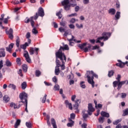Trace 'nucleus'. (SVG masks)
I'll use <instances>...</instances> for the list:
<instances>
[{"mask_svg":"<svg viewBox=\"0 0 128 128\" xmlns=\"http://www.w3.org/2000/svg\"><path fill=\"white\" fill-rule=\"evenodd\" d=\"M30 38V32H28L26 34V38Z\"/></svg>","mask_w":128,"mask_h":128,"instance_id":"obj_57","label":"nucleus"},{"mask_svg":"<svg viewBox=\"0 0 128 128\" xmlns=\"http://www.w3.org/2000/svg\"><path fill=\"white\" fill-rule=\"evenodd\" d=\"M76 20L74 18H72L70 20V24H74L76 22Z\"/></svg>","mask_w":128,"mask_h":128,"instance_id":"obj_50","label":"nucleus"},{"mask_svg":"<svg viewBox=\"0 0 128 128\" xmlns=\"http://www.w3.org/2000/svg\"><path fill=\"white\" fill-rule=\"evenodd\" d=\"M44 84H46L47 86H52V84L46 81L44 82Z\"/></svg>","mask_w":128,"mask_h":128,"instance_id":"obj_61","label":"nucleus"},{"mask_svg":"<svg viewBox=\"0 0 128 128\" xmlns=\"http://www.w3.org/2000/svg\"><path fill=\"white\" fill-rule=\"evenodd\" d=\"M82 128H86V126H88V124H86V123H83L82 126H81Z\"/></svg>","mask_w":128,"mask_h":128,"instance_id":"obj_55","label":"nucleus"},{"mask_svg":"<svg viewBox=\"0 0 128 128\" xmlns=\"http://www.w3.org/2000/svg\"><path fill=\"white\" fill-rule=\"evenodd\" d=\"M100 114L103 118H109L110 114L106 112L102 111L100 112Z\"/></svg>","mask_w":128,"mask_h":128,"instance_id":"obj_18","label":"nucleus"},{"mask_svg":"<svg viewBox=\"0 0 128 128\" xmlns=\"http://www.w3.org/2000/svg\"><path fill=\"white\" fill-rule=\"evenodd\" d=\"M6 66H12V62H10V60H6Z\"/></svg>","mask_w":128,"mask_h":128,"instance_id":"obj_44","label":"nucleus"},{"mask_svg":"<svg viewBox=\"0 0 128 128\" xmlns=\"http://www.w3.org/2000/svg\"><path fill=\"white\" fill-rule=\"evenodd\" d=\"M3 100H4V102H10V97L7 95L4 96L3 97Z\"/></svg>","mask_w":128,"mask_h":128,"instance_id":"obj_25","label":"nucleus"},{"mask_svg":"<svg viewBox=\"0 0 128 128\" xmlns=\"http://www.w3.org/2000/svg\"><path fill=\"white\" fill-rule=\"evenodd\" d=\"M90 74H91V76H94V78H98V76L94 73V71H90Z\"/></svg>","mask_w":128,"mask_h":128,"instance_id":"obj_34","label":"nucleus"},{"mask_svg":"<svg viewBox=\"0 0 128 128\" xmlns=\"http://www.w3.org/2000/svg\"><path fill=\"white\" fill-rule=\"evenodd\" d=\"M22 66L24 72H28V65H26V64H24Z\"/></svg>","mask_w":128,"mask_h":128,"instance_id":"obj_31","label":"nucleus"},{"mask_svg":"<svg viewBox=\"0 0 128 128\" xmlns=\"http://www.w3.org/2000/svg\"><path fill=\"white\" fill-rule=\"evenodd\" d=\"M84 84V82H81L80 83V86L82 88H86V84Z\"/></svg>","mask_w":128,"mask_h":128,"instance_id":"obj_42","label":"nucleus"},{"mask_svg":"<svg viewBox=\"0 0 128 128\" xmlns=\"http://www.w3.org/2000/svg\"><path fill=\"white\" fill-rule=\"evenodd\" d=\"M122 116H128V108H126L123 110V114Z\"/></svg>","mask_w":128,"mask_h":128,"instance_id":"obj_28","label":"nucleus"},{"mask_svg":"<svg viewBox=\"0 0 128 128\" xmlns=\"http://www.w3.org/2000/svg\"><path fill=\"white\" fill-rule=\"evenodd\" d=\"M70 4V0H64L62 2V6H66Z\"/></svg>","mask_w":128,"mask_h":128,"instance_id":"obj_24","label":"nucleus"},{"mask_svg":"<svg viewBox=\"0 0 128 128\" xmlns=\"http://www.w3.org/2000/svg\"><path fill=\"white\" fill-rule=\"evenodd\" d=\"M102 36H104V42H106V40H108V38L112 36V33L108 32H104L102 34Z\"/></svg>","mask_w":128,"mask_h":128,"instance_id":"obj_12","label":"nucleus"},{"mask_svg":"<svg viewBox=\"0 0 128 128\" xmlns=\"http://www.w3.org/2000/svg\"><path fill=\"white\" fill-rule=\"evenodd\" d=\"M70 5H69L68 4L67 5L64 6V9L65 10H70Z\"/></svg>","mask_w":128,"mask_h":128,"instance_id":"obj_38","label":"nucleus"},{"mask_svg":"<svg viewBox=\"0 0 128 128\" xmlns=\"http://www.w3.org/2000/svg\"><path fill=\"white\" fill-rule=\"evenodd\" d=\"M42 75V72L40 71V70H36L35 72V76L37 78H38V76H40Z\"/></svg>","mask_w":128,"mask_h":128,"instance_id":"obj_29","label":"nucleus"},{"mask_svg":"<svg viewBox=\"0 0 128 128\" xmlns=\"http://www.w3.org/2000/svg\"><path fill=\"white\" fill-rule=\"evenodd\" d=\"M76 28H84V26L82 25V24H80V26L78 24H76Z\"/></svg>","mask_w":128,"mask_h":128,"instance_id":"obj_49","label":"nucleus"},{"mask_svg":"<svg viewBox=\"0 0 128 128\" xmlns=\"http://www.w3.org/2000/svg\"><path fill=\"white\" fill-rule=\"evenodd\" d=\"M80 100H77L75 101V104L74 106V110H78V106L80 104Z\"/></svg>","mask_w":128,"mask_h":128,"instance_id":"obj_13","label":"nucleus"},{"mask_svg":"<svg viewBox=\"0 0 128 128\" xmlns=\"http://www.w3.org/2000/svg\"><path fill=\"white\" fill-rule=\"evenodd\" d=\"M20 124V120H18L15 124V126H18Z\"/></svg>","mask_w":128,"mask_h":128,"instance_id":"obj_46","label":"nucleus"},{"mask_svg":"<svg viewBox=\"0 0 128 128\" xmlns=\"http://www.w3.org/2000/svg\"><path fill=\"white\" fill-rule=\"evenodd\" d=\"M38 16H41V18L44 16V10L42 7L39 8L38 12H36V15L34 16V20H38Z\"/></svg>","mask_w":128,"mask_h":128,"instance_id":"obj_6","label":"nucleus"},{"mask_svg":"<svg viewBox=\"0 0 128 128\" xmlns=\"http://www.w3.org/2000/svg\"><path fill=\"white\" fill-rule=\"evenodd\" d=\"M51 124H52V126H54V125L56 124V120H54V118H52L51 119Z\"/></svg>","mask_w":128,"mask_h":128,"instance_id":"obj_45","label":"nucleus"},{"mask_svg":"<svg viewBox=\"0 0 128 128\" xmlns=\"http://www.w3.org/2000/svg\"><path fill=\"white\" fill-rule=\"evenodd\" d=\"M18 74H20V76H22V69H20L18 72Z\"/></svg>","mask_w":128,"mask_h":128,"instance_id":"obj_52","label":"nucleus"},{"mask_svg":"<svg viewBox=\"0 0 128 128\" xmlns=\"http://www.w3.org/2000/svg\"><path fill=\"white\" fill-rule=\"evenodd\" d=\"M58 30L60 32H64V28H62V27H60L58 28Z\"/></svg>","mask_w":128,"mask_h":128,"instance_id":"obj_60","label":"nucleus"},{"mask_svg":"<svg viewBox=\"0 0 128 128\" xmlns=\"http://www.w3.org/2000/svg\"><path fill=\"white\" fill-rule=\"evenodd\" d=\"M27 86L28 85L26 84V82H23L21 85L22 90H26V88Z\"/></svg>","mask_w":128,"mask_h":128,"instance_id":"obj_27","label":"nucleus"},{"mask_svg":"<svg viewBox=\"0 0 128 128\" xmlns=\"http://www.w3.org/2000/svg\"><path fill=\"white\" fill-rule=\"evenodd\" d=\"M8 86L10 88H12L13 90H16V86L14 84H10Z\"/></svg>","mask_w":128,"mask_h":128,"instance_id":"obj_39","label":"nucleus"},{"mask_svg":"<svg viewBox=\"0 0 128 128\" xmlns=\"http://www.w3.org/2000/svg\"><path fill=\"white\" fill-rule=\"evenodd\" d=\"M14 43H11L9 46L8 47L6 48V50L8 52H11L12 48H14Z\"/></svg>","mask_w":128,"mask_h":128,"instance_id":"obj_16","label":"nucleus"},{"mask_svg":"<svg viewBox=\"0 0 128 128\" xmlns=\"http://www.w3.org/2000/svg\"><path fill=\"white\" fill-rule=\"evenodd\" d=\"M56 60H58L59 58L62 62V64H60V66L61 70H66V66H64V64L66 62V60H65L64 59V57H62V53H56Z\"/></svg>","mask_w":128,"mask_h":128,"instance_id":"obj_2","label":"nucleus"},{"mask_svg":"<svg viewBox=\"0 0 128 128\" xmlns=\"http://www.w3.org/2000/svg\"><path fill=\"white\" fill-rule=\"evenodd\" d=\"M104 122V117H100L98 118V122L100 124H103Z\"/></svg>","mask_w":128,"mask_h":128,"instance_id":"obj_36","label":"nucleus"},{"mask_svg":"<svg viewBox=\"0 0 128 128\" xmlns=\"http://www.w3.org/2000/svg\"><path fill=\"white\" fill-rule=\"evenodd\" d=\"M62 50H70V48H68V44H65L64 47H62V46H60V49L57 52H56V54L58 52L59 54H62V58H64L66 62V54H64V53H62Z\"/></svg>","mask_w":128,"mask_h":128,"instance_id":"obj_5","label":"nucleus"},{"mask_svg":"<svg viewBox=\"0 0 128 128\" xmlns=\"http://www.w3.org/2000/svg\"><path fill=\"white\" fill-rule=\"evenodd\" d=\"M66 24V22H60V25L62 26H65Z\"/></svg>","mask_w":128,"mask_h":128,"instance_id":"obj_59","label":"nucleus"},{"mask_svg":"<svg viewBox=\"0 0 128 128\" xmlns=\"http://www.w3.org/2000/svg\"><path fill=\"white\" fill-rule=\"evenodd\" d=\"M20 36H17L16 40V46L17 48L20 47Z\"/></svg>","mask_w":128,"mask_h":128,"instance_id":"obj_30","label":"nucleus"},{"mask_svg":"<svg viewBox=\"0 0 128 128\" xmlns=\"http://www.w3.org/2000/svg\"><path fill=\"white\" fill-rule=\"evenodd\" d=\"M6 56V52L4 48H1L0 50V58H4Z\"/></svg>","mask_w":128,"mask_h":128,"instance_id":"obj_17","label":"nucleus"},{"mask_svg":"<svg viewBox=\"0 0 128 128\" xmlns=\"http://www.w3.org/2000/svg\"><path fill=\"white\" fill-rule=\"evenodd\" d=\"M85 76L87 78L88 84H92V88H94V76L92 75L90 71H87Z\"/></svg>","mask_w":128,"mask_h":128,"instance_id":"obj_3","label":"nucleus"},{"mask_svg":"<svg viewBox=\"0 0 128 128\" xmlns=\"http://www.w3.org/2000/svg\"><path fill=\"white\" fill-rule=\"evenodd\" d=\"M68 122H70L67 124V126H68V128H72V126H74V122L70 118H68Z\"/></svg>","mask_w":128,"mask_h":128,"instance_id":"obj_14","label":"nucleus"},{"mask_svg":"<svg viewBox=\"0 0 128 128\" xmlns=\"http://www.w3.org/2000/svg\"><path fill=\"white\" fill-rule=\"evenodd\" d=\"M10 108H14V110H16V108H20V104H19L18 106H16V104L12 102L10 104Z\"/></svg>","mask_w":128,"mask_h":128,"instance_id":"obj_19","label":"nucleus"},{"mask_svg":"<svg viewBox=\"0 0 128 128\" xmlns=\"http://www.w3.org/2000/svg\"><path fill=\"white\" fill-rule=\"evenodd\" d=\"M32 32L34 34H38V32L36 30V27H34V28L32 30Z\"/></svg>","mask_w":128,"mask_h":128,"instance_id":"obj_37","label":"nucleus"},{"mask_svg":"<svg viewBox=\"0 0 128 128\" xmlns=\"http://www.w3.org/2000/svg\"><path fill=\"white\" fill-rule=\"evenodd\" d=\"M26 46H28V44L26 42L24 44H21L20 46V48L22 50H26Z\"/></svg>","mask_w":128,"mask_h":128,"instance_id":"obj_22","label":"nucleus"},{"mask_svg":"<svg viewBox=\"0 0 128 128\" xmlns=\"http://www.w3.org/2000/svg\"><path fill=\"white\" fill-rule=\"evenodd\" d=\"M114 70H112L108 71V76L109 78H112V76H114Z\"/></svg>","mask_w":128,"mask_h":128,"instance_id":"obj_33","label":"nucleus"},{"mask_svg":"<svg viewBox=\"0 0 128 128\" xmlns=\"http://www.w3.org/2000/svg\"><path fill=\"white\" fill-rule=\"evenodd\" d=\"M54 90H60V86L58 84H56L54 86Z\"/></svg>","mask_w":128,"mask_h":128,"instance_id":"obj_48","label":"nucleus"},{"mask_svg":"<svg viewBox=\"0 0 128 128\" xmlns=\"http://www.w3.org/2000/svg\"><path fill=\"white\" fill-rule=\"evenodd\" d=\"M64 104L66 106H68L69 110H72V103H70L68 102V100H65Z\"/></svg>","mask_w":128,"mask_h":128,"instance_id":"obj_15","label":"nucleus"},{"mask_svg":"<svg viewBox=\"0 0 128 128\" xmlns=\"http://www.w3.org/2000/svg\"><path fill=\"white\" fill-rule=\"evenodd\" d=\"M16 62L18 66H20V64H22V62H20V58H16Z\"/></svg>","mask_w":128,"mask_h":128,"instance_id":"obj_47","label":"nucleus"},{"mask_svg":"<svg viewBox=\"0 0 128 128\" xmlns=\"http://www.w3.org/2000/svg\"><path fill=\"white\" fill-rule=\"evenodd\" d=\"M34 16L30 17V24L32 28H34Z\"/></svg>","mask_w":128,"mask_h":128,"instance_id":"obj_23","label":"nucleus"},{"mask_svg":"<svg viewBox=\"0 0 128 128\" xmlns=\"http://www.w3.org/2000/svg\"><path fill=\"white\" fill-rule=\"evenodd\" d=\"M56 16H58V19L60 20L62 18V10L59 11L56 13Z\"/></svg>","mask_w":128,"mask_h":128,"instance_id":"obj_26","label":"nucleus"},{"mask_svg":"<svg viewBox=\"0 0 128 128\" xmlns=\"http://www.w3.org/2000/svg\"><path fill=\"white\" fill-rule=\"evenodd\" d=\"M94 112V107H92V104H88V110L87 111V112H88V114H89V116H92Z\"/></svg>","mask_w":128,"mask_h":128,"instance_id":"obj_11","label":"nucleus"},{"mask_svg":"<svg viewBox=\"0 0 128 128\" xmlns=\"http://www.w3.org/2000/svg\"><path fill=\"white\" fill-rule=\"evenodd\" d=\"M46 96H47L46 94H45L44 97L43 98H42V104H44V102H46Z\"/></svg>","mask_w":128,"mask_h":128,"instance_id":"obj_43","label":"nucleus"},{"mask_svg":"<svg viewBox=\"0 0 128 128\" xmlns=\"http://www.w3.org/2000/svg\"><path fill=\"white\" fill-rule=\"evenodd\" d=\"M118 62L119 63H116V66H119V68H124V66H126V64H128V61L126 62H122V60H118Z\"/></svg>","mask_w":128,"mask_h":128,"instance_id":"obj_10","label":"nucleus"},{"mask_svg":"<svg viewBox=\"0 0 128 128\" xmlns=\"http://www.w3.org/2000/svg\"><path fill=\"white\" fill-rule=\"evenodd\" d=\"M56 66L55 67V74L56 76H58L60 74V61L58 60H56Z\"/></svg>","mask_w":128,"mask_h":128,"instance_id":"obj_7","label":"nucleus"},{"mask_svg":"<svg viewBox=\"0 0 128 128\" xmlns=\"http://www.w3.org/2000/svg\"><path fill=\"white\" fill-rule=\"evenodd\" d=\"M83 2L84 4H88L90 3V0H84Z\"/></svg>","mask_w":128,"mask_h":128,"instance_id":"obj_54","label":"nucleus"},{"mask_svg":"<svg viewBox=\"0 0 128 128\" xmlns=\"http://www.w3.org/2000/svg\"><path fill=\"white\" fill-rule=\"evenodd\" d=\"M52 80L54 82H55V84H56V82H58V78H56V76H54L52 78Z\"/></svg>","mask_w":128,"mask_h":128,"instance_id":"obj_51","label":"nucleus"},{"mask_svg":"<svg viewBox=\"0 0 128 128\" xmlns=\"http://www.w3.org/2000/svg\"><path fill=\"white\" fill-rule=\"evenodd\" d=\"M104 36H100L98 38L96 39V44H98V42H100V40H104Z\"/></svg>","mask_w":128,"mask_h":128,"instance_id":"obj_32","label":"nucleus"},{"mask_svg":"<svg viewBox=\"0 0 128 128\" xmlns=\"http://www.w3.org/2000/svg\"><path fill=\"white\" fill-rule=\"evenodd\" d=\"M120 12H117L116 14H115L114 20H120Z\"/></svg>","mask_w":128,"mask_h":128,"instance_id":"obj_21","label":"nucleus"},{"mask_svg":"<svg viewBox=\"0 0 128 128\" xmlns=\"http://www.w3.org/2000/svg\"><path fill=\"white\" fill-rule=\"evenodd\" d=\"M122 98H126V93H122Z\"/></svg>","mask_w":128,"mask_h":128,"instance_id":"obj_62","label":"nucleus"},{"mask_svg":"<svg viewBox=\"0 0 128 128\" xmlns=\"http://www.w3.org/2000/svg\"><path fill=\"white\" fill-rule=\"evenodd\" d=\"M120 122V120H116L115 122H113V124H118Z\"/></svg>","mask_w":128,"mask_h":128,"instance_id":"obj_64","label":"nucleus"},{"mask_svg":"<svg viewBox=\"0 0 128 128\" xmlns=\"http://www.w3.org/2000/svg\"><path fill=\"white\" fill-rule=\"evenodd\" d=\"M76 118V114H70V119L72 120H74Z\"/></svg>","mask_w":128,"mask_h":128,"instance_id":"obj_53","label":"nucleus"},{"mask_svg":"<svg viewBox=\"0 0 128 128\" xmlns=\"http://www.w3.org/2000/svg\"><path fill=\"white\" fill-rule=\"evenodd\" d=\"M86 46V43H83L82 44H80L78 46L80 50H84Z\"/></svg>","mask_w":128,"mask_h":128,"instance_id":"obj_35","label":"nucleus"},{"mask_svg":"<svg viewBox=\"0 0 128 128\" xmlns=\"http://www.w3.org/2000/svg\"><path fill=\"white\" fill-rule=\"evenodd\" d=\"M38 48H34L32 47L30 48V49L29 50V53L30 56H32L34 54H36V56H38Z\"/></svg>","mask_w":128,"mask_h":128,"instance_id":"obj_8","label":"nucleus"},{"mask_svg":"<svg viewBox=\"0 0 128 128\" xmlns=\"http://www.w3.org/2000/svg\"><path fill=\"white\" fill-rule=\"evenodd\" d=\"M19 98H20V101L19 102V104L22 102L24 104L28 103V94L24 92H22L20 94Z\"/></svg>","mask_w":128,"mask_h":128,"instance_id":"obj_4","label":"nucleus"},{"mask_svg":"<svg viewBox=\"0 0 128 128\" xmlns=\"http://www.w3.org/2000/svg\"><path fill=\"white\" fill-rule=\"evenodd\" d=\"M122 78V76L120 74H118L117 78H116V80H117L116 81H114L113 82V86L114 88H116V86H118L117 90H120V88H122V86L123 84H128V80H125L124 81L120 82V78Z\"/></svg>","mask_w":128,"mask_h":128,"instance_id":"obj_1","label":"nucleus"},{"mask_svg":"<svg viewBox=\"0 0 128 128\" xmlns=\"http://www.w3.org/2000/svg\"><path fill=\"white\" fill-rule=\"evenodd\" d=\"M76 95H73L72 96V102H74V100H76Z\"/></svg>","mask_w":128,"mask_h":128,"instance_id":"obj_63","label":"nucleus"},{"mask_svg":"<svg viewBox=\"0 0 128 128\" xmlns=\"http://www.w3.org/2000/svg\"><path fill=\"white\" fill-rule=\"evenodd\" d=\"M8 38H10V40H14V35L12 34H8Z\"/></svg>","mask_w":128,"mask_h":128,"instance_id":"obj_58","label":"nucleus"},{"mask_svg":"<svg viewBox=\"0 0 128 128\" xmlns=\"http://www.w3.org/2000/svg\"><path fill=\"white\" fill-rule=\"evenodd\" d=\"M108 14H110L112 16L116 14V9L114 8H110L108 11Z\"/></svg>","mask_w":128,"mask_h":128,"instance_id":"obj_20","label":"nucleus"},{"mask_svg":"<svg viewBox=\"0 0 128 128\" xmlns=\"http://www.w3.org/2000/svg\"><path fill=\"white\" fill-rule=\"evenodd\" d=\"M24 56L26 60L28 62V64H30L32 62V59H30V54L28 51H24Z\"/></svg>","mask_w":128,"mask_h":128,"instance_id":"obj_9","label":"nucleus"},{"mask_svg":"<svg viewBox=\"0 0 128 128\" xmlns=\"http://www.w3.org/2000/svg\"><path fill=\"white\" fill-rule=\"evenodd\" d=\"M82 116H83V118H84V120H86V118L88 116V115L86 114H84L82 115Z\"/></svg>","mask_w":128,"mask_h":128,"instance_id":"obj_56","label":"nucleus"},{"mask_svg":"<svg viewBox=\"0 0 128 128\" xmlns=\"http://www.w3.org/2000/svg\"><path fill=\"white\" fill-rule=\"evenodd\" d=\"M14 32V30H12V28H10L8 31L6 32V34H12Z\"/></svg>","mask_w":128,"mask_h":128,"instance_id":"obj_40","label":"nucleus"},{"mask_svg":"<svg viewBox=\"0 0 128 128\" xmlns=\"http://www.w3.org/2000/svg\"><path fill=\"white\" fill-rule=\"evenodd\" d=\"M26 126L28 128H32V123L30 122H26Z\"/></svg>","mask_w":128,"mask_h":128,"instance_id":"obj_41","label":"nucleus"}]
</instances>
